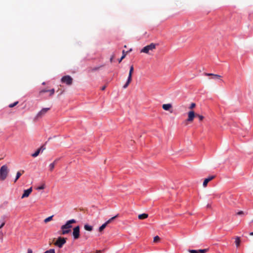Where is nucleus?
Masks as SVG:
<instances>
[{"instance_id":"58836bf2","label":"nucleus","mask_w":253,"mask_h":253,"mask_svg":"<svg viewBox=\"0 0 253 253\" xmlns=\"http://www.w3.org/2000/svg\"><path fill=\"white\" fill-rule=\"evenodd\" d=\"M237 214H238V215L242 214H243V211H240L238 212L237 213Z\"/></svg>"},{"instance_id":"ea45409f","label":"nucleus","mask_w":253,"mask_h":253,"mask_svg":"<svg viewBox=\"0 0 253 253\" xmlns=\"http://www.w3.org/2000/svg\"><path fill=\"white\" fill-rule=\"evenodd\" d=\"M101 252L102 251L100 250H97V251H96L95 253H101Z\"/></svg>"},{"instance_id":"f3484780","label":"nucleus","mask_w":253,"mask_h":253,"mask_svg":"<svg viewBox=\"0 0 253 253\" xmlns=\"http://www.w3.org/2000/svg\"><path fill=\"white\" fill-rule=\"evenodd\" d=\"M205 75L206 76H213L214 78H216V79H220L221 76L219 75H217V74H211V73H206L205 74Z\"/></svg>"},{"instance_id":"aec40b11","label":"nucleus","mask_w":253,"mask_h":253,"mask_svg":"<svg viewBox=\"0 0 253 253\" xmlns=\"http://www.w3.org/2000/svg\"><path fill=\"white\" fill-rule=\"evenodd\" d=\"M84 228L85 230H86L87 231H91L92 230V226H91L89 225H88V224H85L84 226Z\"/></svg>"},{"instance_id":"4468645a","label":"nucleus","mask_w":253,"mask_h":253,"mask_svg":"<svg viewBox=\"0 0 253 253\" xmlns=\"http://www.w3.org/2000/svg\"><path fill=\"white\" fill-rule=\"evenodd\" d=\"M208 249H202L199 250H189V252L190 253H205L208 251Z\"/></svg>"},{"instance_id":"b1692460","label":"nucleus","mask_w":253,"mask_h":253,"mask_svg":"<svg viewBox=\"0 0 253 253\" xmlns=\"http://www.w3.org/2000/svg\"><path fill=\"white\" fill-rule=\"evenodd\" d=\"M107 224L105 222L99 228V231L101 232L102 231H103L104 229V228L107 226Z\"/></svg>"},{"instance_id":"6e6552de","label":"nucleus","mask_w":253,"mask_h":253,"mask_svg":"<svg viewBox=\"0 0 253 253\" xmlns=\"http://www.w3.org/2000/svg\"><path fill=\"white\" fill-rule=\"evenodd\" d=\"M73 235L75 239L79 238L80 236V227L79 226L73 229Z\"/></svg>"},{"instance_id":"7c9ffc66","label":"nucleus","mask_w":253,"mask_h":253,"mask_svg":"<svg viewBox=\"0 0 253 253\" xmlns=\"http://www.w3.org/2000/svg\"><path fill=\"white\" fill-rule=\"evenodd\" d=\"M195 106H196V104H195V103H192L190 104V106H189V108L190 109H193L194 108H195Z\"/></svg>"},{"instance_id":"f03ea898","label":"nucleus","mask_w":253,"mask_h":253,"mask_svg":"<svg viewBox=\"0 0 253 253\" xmlns=\"http://www.w3.org/2000/svg\"><path fill=\"white\" fill-rule=\"evenodd\" d=\"M157 44L154 43H151L149 45L144 46L140 51L142 53H145L146 54H150V51H153L156 48Z\"/></svg>"},{"instance_id":"9d476101","label":"nucleus","mask_w":253,"mask_h":253,"mask_svg":"<svg viewBox=\"0 0 253 253\" xmlns=\"http://www.w3.org/2000/svg\"><path fill=\"white\" fill-rule=\"evenodd\" d=\"M45 149V146L44 145H42L40 148H39L34 153L32 154L31 155V156L32 157H37L40 153H42Z\"/></svg>"},{"instance_id":"5701e85b","label":"nucleus","mask_w":253,"mask_h":253,"mask_svg":"<svg viewBox=\"0 0 253 253\" xmlns=\"http://www.w3.org/2000/svg\"><path fill=\"white\" fill-rule=\"evenodd\" d=\"M45 188V184L44 183H42L40 186L36 188L37 190H41L44 189Z\"/></svg>"},{"instance_id":"412c9836","label":"nucleus","mask_w":253,"mask_h":253,"mask_svg":"<svg viewBox=\"0 0 253 253\" xmlns=\"http://www.w3.org/2000/svg\"><path fill=\"white\" fill-rule=\"evenodd\" d=\"M24 171H22V172L18 171L16 173V176L14 180V182H16V181L18 179V178L20 177V176L22 175V173H23Z\"/></svg>"},{"instance_id":"1a4fd4ad","label":"nucleus","mask_w":253,"mask_h":253,"mask_svg":"<svg viewBox=\"0 0 253 253\" xmlns=\"http://www.w3.org/2000/svg\"><path fill=\"white\" fill-rule=\"evenodd\" d=\"M195 117H196V114L194 113L193 111H189L188 113V118L187 119V121L189 122H193Z\"/></svg>"},{"instance_id":"f257e3e1","label":"nucleus","mask_w":253,"mask_h":253,"mask_svg":"<svg viewBox=\"0 0 253 253\" xmlns=\"http://www.w3.org/2000/svg\"><path fill=\"white\" fill-rule=\"evenodd\" d=\"M76 221L75 219H71L67 221L65 224L61 226L62 234L65 235L71 231V228L72 227V224L75 223Z\"/></svg>"},{"instance_id":"dca6fc26","label":"nucleus","mask_w":253,"mask_h":253,"mask_svg":"<svg viewBox=\"0 0 253 253\" xmlns=\"http://www.w3.org/2000/svg\"><path fill=\"white\" fill-rule=\"evenodd\" d=\"M148 217V214L147 213H142L138 215V219L140 220L144 219Z\"/></svg>"},{"instance_id":"423d86ee","label":"nucleus","mask_w":253,"mask_h":253,"mask_svg":"<svg viewBox=\"0 0 253 253\" xmlns=\"http://www.w3.org/2000/svg\"><path fill=\"white\" fill-rule=\"evenodd\" d=\"M61 81L62 83H64L68 85H71L73 83V79L69 75L63 76Z\"/></svg>"},{"instance_id":"20e7f679","label":"nucleus","mask_w":253,"mask_h":253,"mask_svg":"<svg viewBox=\"0 0 253 253\" xmlns=\"http://www.w3.org/2000/svg\"><path fill=\"white\" fill-rule=\"evenodd\" d=\"M50 108H42L37 115L35 116L34 118L35 121H37L39 119L42 118L43 116H44L46 113L50 110Z\"/></svg>"},{"instance_id":"cd10ccee","label":"nucleus","mask_w":253,"mask_h":253,"mask_svg":"<svg viewBox=\"0 0 253 253\" xmlns=\"http://www.w3.org/2000/svg\"><path fill=\"white\" fill-rule=\"evenodd\" d=\"M18 103V101H16V102H15L13 103L9 104V108H12V107H14L15 106H16Z\"/></svg>"},{"instance_id":"bb28decb","label":"nucleus","mask_w":253,"mask_h":253,"mask_svg":"<svg viewBox=\"0 0 253 253\" xmlns=\"http://www.w3.org/2000/svg\"><path fill=\"white\" fill-rule=\"evenodd\" d=\"M126 56V53L125 50H123V55L121 56V58L119 60V62L120 63L122 61V60L124 58H125Z\"/></svg>"},{"instance_id":"a19ab883","label":"nucleus","mask_w":253,"mask_h":253,"mask_svg":"<svg viewBox=\"0 0 253 253\" xmlns=\"http://www.w3.org/2000/svg\"><path fill=\"white\" fill-rule=\"evenodd\" d=\"M250 235L251 236H253V232H251V233H250Z\"/></svg>"},{"instance_id":"c756f323","label":"nucleus","mask_w":253,"mask_h":253,"mask_svg":"<svg viewBox=\"0 0 253 253\" xmlns=\"http://www.w3.org/2000/svg\"><path fill=\"white\" fill-rule=\"evenodd\" d=\"M44 253H55V250L54 249H50L48 251H46Z\"/></svg>"},{"instance_id":"f8f14e48","label":"nucleus","mask_w":253,"mask_h":253,"mask_svg":"<svg viewBox=\"0 0 253 253\" xmlns=\"http://www.w3.org/2000/svg\"><path fill=\"white\" fill-rule=\"evenodd\" d=\"M32 192V187H30L28 189L25 190L24 191V193L22 195L21 198L23 199V198H27V197H29V196L30 195V194Z\"/></svg>"},{"instance_id":"f704fd0d","label":"nucleus","mask_w":253,"mask_h":253,"mask_svg":"<svg viewBox=\"0 0 253 253\" xmlns=\"http://www.w3.org/2000/svg\"><path fill=\"white\" fill-rule=\"evenodd\" d=\"M33 251L31 249H28L27 250V253H32Z\"/></svg>"},{"instance_id":"0eeeda50","label":"nucleus","mask_w":253,"mask_h":253,"mask_svg":"<svg viewBox=\"0 0 253 253\" xmlns=\"http://www.w3.org/2000/svg\"><path fill=\"white\" fill-rule=\"evenodd\" d=\"M66 243V239L64 238L59 237L55 243V245L59 248H61L63 245Z\"/></svg>"},{"instance_id":"2f4dec72","label":"nucleus","mask_w":253,"mask_h":253,"mask_svg":"<svg viewBox=\"0 0 253 253\" xmlns=\"http://www.w3.org/2000/svg\"><path fill=\"white\" fill-rule=\"evenodd\" d=\"M160 238L159 236H156L154 238V242H157L159 241Z\"/></svg>"},{"instance_id":"6ab92c4d","label":"nucleus","mask_w":253,"mask_h":253,"mask_svg":"<svg viewBox=\"0 0 253 253\" xmlns=\"http://www.w3.org/2000/svg\"><path fill=\"white\" fill-rule=\"evenodd\" d=\"M235 242L236 247L237 248L239 247L240 246V242H241L240 238L239 237H236L235 238Z\"/></svg>"},{"instance_id":"39448f33","label":"nucleus","mask_w":253,"mask_h":253,"mask_svg":"<svg viewBox=\"0 0 253 253\" xmlns=\"http://www.w3.org/2000/svg\"><path fill=\"white\" fill-rule=\"evenodd\" d=\"M133 70H134L133 66L132 65H131L130 67L129 74H128L127 81L126 83V84H124V85L123 86L124 88H126L128 86L129 84L130 83V82H131L132 75L133 72Z\"/></svg>"},{"instance_id":"473e14b6","label":"nucleus","mask_w":253,"mask_h":253,"mask_svg":"<svg viewBox=\"0 0 253 253\" xmlns=\"http://www.w3.org/2000/svg\"><path fill=\"white\" fill-rule=\"evenodd\" d=\"M48 91L50 92V95L51 96L54 93V89H51L50 90H48Z\"/></svg>"},{"instance_id":"9b49d317","label":"nucleus","mask_w":253,"mask_h":253,"mask_svg":"<svg viewBox=\"0 0 253 253\" xmlns=\"http://www.w3.org/2000/svg\"><path fill=\"white\" fill-rule=\"evenodd\" d=\"M45 149V146L44 145H42L40 148H39L34 153L32 154L31 155V156L32 157H37L40 153H42Z\"/></svg>"},{"instance_id":"4c0bfd02","label":"nucleus","mask_w":253,"mask_h":253,"mask_svg":"<svg viewBox=\"0 0 253 253\" xmlns=\"http://www.w3.org/2000/svg\"><path fill=\"white\" fill-rule=\"evenodd\" d=\"M106 87V86L105 85H104V86H102V87H101V89L102 90H105V89Z\"/></svg>"},{"instance_id":"a211bd4d","label":"nucleus","mask_w":253,"mask_h":253,"mask_svg":"<svg viewBox=\"0 0 253 253\" xmlns=\"http://www.w3.org/2000/svg\"><path fill=\"white\" fill-rule=\"evenodd\" d=\"M99 69H100V67H94V68L91 67V68H88V72L89 73H92V72H93L98 70Z\"/></svg>"},{"instance_id":"4be33fe9","label":"nucleus","mask_w":253,"mask_h":253,"mask_svg":"<svg viewBox=\"0 0 253 253\" xmlns=\"http://www.w3.org/2000/svg\"><path fill=\"white\" fill-rule=\"evenodd\" d=\"M118 216V214L111 217L109 220H108L105 223L108 225V224L110 223L114 219H115L116 217Z\"/></svg>"},{"instance_id":"ddd939ff","label":"nucleus","mask_w":253,"mask_h":253,"mask_svg":"<svg viewBox=\"0 0 253 253\" xmlns=\"http://www.w3.org/2000/svg\"><path fill=\"white\" fill-rule=\"evenodd\" d=\"M214 176L212 175L210 176L209 177L206 178L203 182V187H206L207 186L208 182H210L212 179H213L214 178Z\"/></svg>"},{"instance_id":"c9c22d12","label":"nucleus","mask_w":253,"mask_h":253,"mask_svg":"<svg viewBox=\"0 0 253 253\" xmlns=\"http://www.w3.org/2000/svg\"><path fill=\"white\" fill-rule=\"evenodd\" d=\"M5 224V222L3 221L1 223V226H0V229H1Z\"/></svg>"},{"instance_id":"c85d7f7f","label":"nucleus","mask_w":253,"mask_h":253,"mask_svg":"<svg viewBox=\"0 0 253 253\" xmlns=\"http://www.w3.org/2000/svg\"><path fill=\"white\" fill-rule=\"evenodd\" d=\"M196 117H198L199 119V121H202L204 119V116L200 115L199 114H196Z\"/></svg>"},{"instance_id":"393cba45","label":"nucleus","mask_w":253,"mask_h":253,"mask_svg":"<svg viewBox=\"0 0 253 253\" xmlns=\"http://www.w3.org/2000/svg\"><path fill=\"white\" fill-rule=\"evenodd\" d=\"M53 216V215H51V216H50L46 218L45 219H44V222L45 223H47V222L51 221L52 219Z\"/></svg>"},{"instance_id":"72a5a7b5","label":"nucleus","mask_w":253,"mask_h":253,"mask_svg":"<svg viewBox=\"0 0 253 253\" xmlns=\"http://www.w3.org/2000/svg\"><path fill=\"white\" fill-rule=\"evenodd\" d=\"M48 90H46V89H43V90H42L40 91V94H42V93H44V92H48Z\"/></svg>"},{"instance_id":"a878e982","label":"nucleus","mask_w":253,"mask_h":253,"mask_svg":"<svg viewBox=\"0 0 253 253\" xmlns=\"http://www.w3.org/2000/svg\"><path fill=\"white\" fill-rule=\"evenodd\" d=\"M56 163V161H55L53 163H52L49 165V169L50 170H52L54 169V166Z\"/></svg>"},{"instance_id":"2eb2a0df","label":"nucleus","mask_w":253,"mask_h":253,"mask_svg":"<svg viewBox=\"0 0 253 253\" xmlns=\"http://www.w3.org/2000/svg\"><path fill=\"white\" fill-rule=\"evenodd\" d=\"M162 108L165 110L169 111L172 108V105L171 104H164L163 105Z\"/></svg>"},{"instance_id":"e433bc0d","label":"nucleus","mask_w":253,"mask_h":253,"mask_svg":"<svg viewBox=\"0 0 253 253\" xmlns=\"http://www.w3.org/2000/svg\"><path fill=\"white\" fill-rule=\"evenodd\" d=\"M114 58V56L112 55V57H111L110 59L111 62H113V60Z\"/></svg>"},{"instance_id":"7ed1b4c3","label":"nucleus","mask_w":253,"mask_h":253,"mask_svg":"<svg viewBox=\"0 0 253 253\" xmlns=\"http://www.w3.org/2000/svg\"><path fill=\"white\" fill-rule=\"evenodd\" d=\"M8 172L7 167L6 165L2 166L0 169V180H4L7 177Z\"/></svg>"}]
</instances>
